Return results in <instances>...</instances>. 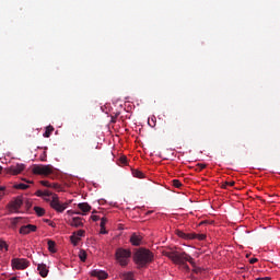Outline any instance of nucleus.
Listing matches in <instances>:
<instances>
[{"mask_svg": "<svg viewBox=\"0 0 280 280\" xmlns=\"http://www.w3.org/2000/svg\"><path fill=\"white\" fill-rule=\"evenodd\" d=\"M37 270H38L40 277H43V278H45L49 275V269H47V265H45V264H39L37 266Z\"/></svg>", "mask_w": 280, "mask_h": 280, "instance_id": "12", "label": "nucleus"}, {"mask_svg": "<svg viewBox=\"0 0 280 280\" xmlns=\"http://www.w3.org/2000/svg\"><path fill=\"white\" fill-rule=\"evenodd\" d=\"M21 207H23V198L22 197H18L15 198L13 201H11L10 203V209L11 211H18L21 209Z\"/></svg>", "mask_w": 280, "mask_h": 280, "instance_id": "10", "label": "nucleus"}, {"mask_svg": "<svg viewBox=\"0 0 280 280\" xmlns=\"http://www.w3.org/2000/svg\"><path fill=\"white\" fill-rule=\"evenodd\" d=\"M35 196H37V198H44V191L43 190H37L35 192Z\"/></svg>", "mask_w": 280, "mask_h": 280, "instance_id": "32", "label": "nucleus"}, {"mask_svg": "<svg viewBox=\"0 0 280 280\" xmlns=\"http://www.w3.org/2000/svg\"><path fill=\"white\" fill-rule=\"evenodd\" d=\"M45 222H47L49 224L51 221L49 219H46Z\"/></svg>", "mask_w": 280, "mask_h": 280, "instance_id": "47", "label": "nucleus"}, {"mask_svg": "<svg viewBox=\"0 0 280 280\" xmlns=\"http://www.w3.org/2000/svg\"><path fill=\"white\" fill-rule=\"evenodd\" d=\"M201 271H202V269H200L198 267H195V269H194V272H196L197 275H198V272H201Z\"/></svg>", "mask_w": 280, "mask_h": 280, "instance_id": "41", "label": "nucleus"}, {"mask_svg": "<svg viewBox=\"0 0 280 280\" xmlns=\"http://www.w3.org/2000/svg\"><path fill=\"white\" fill-rule=\"evenodd\" d=\"M259 261V259H257V258H250L249 259V264H257Z\"/></svg>", "mask_w": 280, "mask_h": 280, "instance_id": "35", "label": "nucleus"}, {"mask_svg": "<svg viewBox=\"0 0 280 280\" xmlns=\"http://www.w3.org/2000/svg\"><path fill=\"white\" fill-rule=\"evenodd\" d=\"M70 226H74L75 229H79V226H84V223H82V218L80 217L72 218L70 222Z\"/></svg>", "mask_w": 280, "mask_h": 280, "instance_id": "15", "label": "nucleus"}, {"mask_svg": "<svg viewBox=\"0 0 280 280\" xmlns=\"http://www.w3.org/2000/svg\"><path fill=\"white\" fill-rule=\"evenodd\" d=\"M116 260L118 264L122 267L128 266V262L130 261V257L132 256V252L130 249L125 248H118L116 249Z\"/></svg>", "mask_w": 280, "mask_h": 280, "instance_id": "4", "label": "nucleus"}, {"mask_svg": "<svg viewBox=\"0 0 280 280\" xmlns=\"http://www.w3.org/2000/svg\"><path fill=\"white\" fill-rule=\"evenodd\" d=\"M51 132H54V126L49 125L46 127V130L44 132V137L46 139H49L51 137Z\"/></svg>", "mask_w": 280, "mask_h": 280, "instance_id": "16", "label": "nucleus"}, {"mask_svg": "<svg viewBox=\"0 0 280 280\" xmlns=\"http://www.w3.org/2000/svg\"><path fill=\"white\" fill-rule=\"evenodd\" d=\"M49 226H52V228H54V226H56V223H54V222L50 221Z\"/></svg>", "mask_w": 280, "mask_h": 280, "instance_id": "46", "label": "nucleus"}, {"mask_svg": "<svg viewBox=\"0 0 280 280\" xmlns=\"http://www.w3.org/2000/svg\"><path fill=\"white\" fill-rule=\"evenodd\" d=\"M78 209L82 211V215H86L91 211V206L88 202H82L78 205Z\"/></svg>", "mask_w": 280, "mask_h": 280, "instance_id": "13", "label": "nucleus"}, {"mask_svg": "<svg viewBox=\"0 0 280 280\" xmlns=\"http://www.w3.org/2000/svg\"><path fill=\"white\" fill-rule=\"evenodd\" d=\"M255 280H272V278H270V277H264V278H257V279H255Z\"/></svg>", "mask_w": 280, "mask_h": 280, "instance_id": "40", "label": "nucleus"}, {"mask_svg": "<svg viewBox=\"0 0 280 280\" xmlns=\"http://www.w3.org/2000/svg\"><path fill=\"white\" fill-rule=\"evenodd\" d=\"M164 257H168L173 264H176L177 266H182L184 270H189V265L196 267V261L194 258L185 253V252H178L174 248H170V250L163 252ZM187 261L189 265H187Z\"/></svg>", "mask_w": 280, "mask_h": 280, "instance_id": "1", "label": "nucleus"}, {"mask_svg": "<svg viewBox=\"0 0 280 280\" xmlns=\"http://www.w3.org/2000/svg\"><path fill=\"white\" fill-rule=\"evenodd\" d=\"M30 185L24 184V183H20L18 185H15V189H28Z\"/></svg>", "mask_w": 280, "mask_h": 280, "instance_id": "25", "label": "nucleus"}, {"mask_svg": "<svg viewBox=\"0 0 280 280\" xmlns=\"http://www.w3.org/2000/svg\"><path fill=\"white\" fill-rule=\"evenodd\" d=\"M122 279L125 280H135V275L132 272H125L122 273Z\"/></svg>", "mask_w": 280, "mask_h": 280, "instance_id": "19", "label": "nucleus"}, {"mask_svg": "<svg viewBox=\"0 0 280 280\" xmlns=\"http://www.w3.org/2000/svg\"><path fill=\"white\" fill-rule=\"evenodd\" d=\"M25 170V164L23 163H18L16 165H12L9 168L10 174H12L13 176H18V174H21V172H23Z\"/></svg>", "mask_w": 280, "mask_h": 280, "instance_id": "9", "label": "nucleus"}, {"mask_svg": "<svg viewBox=\"0 0 280 280\" xmlns=\"http://www.w3.org/2000/svg\"><path fill=\"white\" fill-rule=\"evenodd\" d=\"M225 185H228V187H233L235 185V182H225Z\"/></svg>", "mask_w": 280, "mask_h": 280, "instance_id": "37", "label": "nucleus"}, {"mask_svg": "<svg viewBox=\"0 0 280 280\" xmlns=\"http://www.w3.org/2000/svg\"><path fill=\"white\" fill-rule=\"evenodd\" d=\"M79 259H80L81 261H86V252H85L84 249H81V250L79 252Z\"/></svg>", "mask_w": 280, "mask_h": 280, "instance_id": "23", "label": "nucleus"}, {"mask_svg": "<svg viewBox=\"0 0 280 280\" xmlns=\"http://www.w3.org/2000/svg\"><path fill=\"white\" fill-rule=\"evenodd\" d=\"M226 187H229V185H226V182L222 185V189H226Z\"/></svg>", "mask_w": 280, "mask_h": 280, "instance_id": "45", "label": "nucleus"}, {"mask_svg": "<svg viewBox=\"0 0 280 280\" xmlns=\"http://www.w3.org/2000/svg\"><path fill=\"white\" fill-rule=\"evenodd\" d=\"M67 213H68V215H74L75 211H73V210H68Z\"/></svg>", "mask_w": 280, "mask_h": 280, "instance_id": "43", "label": "nucleus"}, {"mask_svg": "<svg viewBox=\"0 0 280 280\" xmlns=\"http://www.w3.org/2000/svg\"><path fill=\"white\" fill-rule=\"evenodd\" d=\"M132 176H135V178H143V172H141L139 170H133Z\"/></svg>", "mask_w": 280, "mask_h": 280, "instance_id": "21", "label": "nucleus"}, {"mask_svg": "<svg viewBox=\"0 0 280 280\" xmlns=\"http://www.w3.org/2000/svg\"><path fill=\"white\" fill-rule=\"evenodd\" d=\"M149 126H151V128H154L156 126V117H152L151 120L148 121Z\"/></svg>", "mask_w": 280, "mask_h": 280, "instance_id": "28", "label": "nucleus"}, {"mask_svg": "<svg viewBox=\"0 0 280 280\" xmlns=\"http://www.w3.org/2000/svg\"><path fill=\"white\" fill-rule=\"evenodd\" d=\"M91 218L93 222H97L100 220V215H92Z\"/></svg>", "mask_w": 280, "mask_h": 280, "instance_id": "38", "label": "nucleus"}, {"mask_svg": "<svg viewBox=\"0 0 280 280\" xmlns=\"http://www.w3.org/2000/svg\"><path fill=\"white\" fill-rule=\"evenodd\" d=\"M34 211L36 215H38L39 218H43V215H45V210L38 206L34 207Z\"/></svg>", "mask_w": 280, "mask_h": 280, "instance_id": "18", "label": "nucleus"}, {"mask_svg": "<svg viewBox=\"0 0 280 280\" xmlns=\"http://www.w3.org/2000/svg\"><path fill=\"white\" fill-rule=\"evenodd\" d=\"M46 202H49L51 209L57 211V213H63L69 203H61L58 195L54 194L51 197H43Z\"/></svg>", "mask_w": 280, "mask_h": 280, "instance_id": "3", "label": "nucleus"}, {"mask_svg": "<svg viewBox=\"0 0 280 280\" xmlns=\"http://www.w3.org/2000/svg\"><path fill=\"white\" fill-rule=\"evenodd\" d=\"M11 266L13 270H25L26 268H30V260L25 258H13L11 260Z\"/></svg>", "mask_w": 280, "mask_h": 280, "instance_id": "6", "label": "nucleus"}, {"mask_svg": "<svg viewBox=\"0 0 280 280\" xmlns=\"http://www.w3.org/2000/svg\"><path fill=\"white\" fill-rule=\"evenodd\" d=\"M205 167H207V164H197L195 172H202V170H205Z\"/></svg>", "mask_w": 280, "mask_h": 280, "instance_id": "26", "label": "nucleus"}, {"mask_svg": "<svg viewBox=\"0 0 280 280\" xmlns=\"http://www.w3.org/2000/svg\"><path fill=\"white\" fill-rule=\"evenodd\" d=\"M4 190H5V188L3 186H0V196H3Z\"/></svg>", "mask_w": 280, "mask_h": 280, "instance_id": "42", "label": "nucleus"}, {"mask_svg": "<svg viewBox=\"0 0 280 280\" xmlns=\"http://www.w3.org/2000/svg\"><path fill=\"white\" fill-rule=\"evenodd\" d=\"M36 225L27 224L20 228L21 235H30V233H36Z\"/></svg>", "mask_w": 280, "mask_h": 280, "instance_id": "8", "label": "nucleus"}, {"mask_svg": "<svg viewBox=\"0 0 280 280\" xmlns=\"http://www.w3.org/2000/svg\"><path fill=\"white\" fill-rule=\"evenodd\" d=\"M142 240H143V237H141L140 235H137V234H132L130 237V242H131L132 246H141Z\"/></svg>", "mask_w": 280, "mask_h": 280, "instance_id": "14", "label": "nucleus"}, {"mask_svg": "<svg viewBox=\"0 0 280 280\" xmlns=\"http://www.w3.org/2000/svg\"><path fill=\"white\" fill-rule=\"evenodd\" d=\"M40 185H43V187H49L51 188V183L47 182V180H42Z\"/></svg>", "mask_w": 280, "mask_h": 280, "instance_id": "30", "label": "nucleus"}, {"mask_svg": "<svg viewBox=\"0 0 280 280\" xmlns=\"http://www.w3.org/2000/svg\"><path fill=\"white\" fill-rule=\"evenodd\" d=\"M176 234L183 240H199L200 242H202V240L207 238V235L205 234L185 233L180 230H178Z\"/></svg>", "mask_w": 280, "mask_h": 280, "instance_id": "7", "label": "nucleus"}, {"mask_svg": "<svg viewBox=\"0 0 280 280\" xmlns=\"http://www.w3.org/2000/svg\"><path fill=\"white\" fill-rule=\"evenodd\" d=\"M91 276L96 277L97 279H101V280L108 279V273L106 271L97 270V269L92 270Z\"/></svg>", "mask_w": 280, "mask_h": 280, "instance_id": "11", "label": "nucleus"}, {"mask_svg": "<svg viewBox=\"0 0 280 280\" xmlns=\"http://www.w3.org/2000/svg\"><path fill=\"white\" fill-rule=\"evenodd\" d=\"M2 170H3V167L0 166V174H1Z\"/></svg>", "mask_w": 280, "mask_h": 280, "instance_id": "48", "label": "nucleus"}, {"mask_svg": "<svg viewBox=\"0 0 280 280\" xmlns=\"http://www.w3.org/2000/svg\"><path fill=\"white\" fill-rule=\"evenodd\" d=\"M108 233V231H106V228H101V234L102 235H106Z\"/></svg>", "mask_w": 280, "mask_h": 280, "instance_id": "39", "label": "nucleus"}, {"mask_svg": "<svg viewBox=\"0 0 280 280\" xmlns=\"http://www.w3.org/2000/svg\"><path fill=\"white\" fill-rule=\"evenodd\" d=\"M3 248L8 250V243H5V241H0V250H3Z\"/></svg>", "mask_w": 280, "mask_h": 280, "instance_id": "29", "label": "nucleus"}, {"mask_svg": "<svg viewBox=\"0 0 280 280\" xmlns=\"http://www.w3.org/2000/svg\"><path fill=\"white\" fill-rule=\"evenodd\" d=\"M50 189H55V191H62V186L58 183L50 184Z\"/></svg>", "mask_w": 280, "mask_h": 280, "instance_id": "20", "label": "nucleus"}, {"mask_svg": "<svg viewBox=\"0 0 280 280\" xmlns=\"http://www.w3.org/2000/svg\"><path fill=\"white\" fill-rule=\"evenodd\" d=\"M42 161H47V152L44 151L43 156L40 158Z\"/></svg>", "mask_w": 280, "mask_h": 280, "instance_id": "36", "label": "nucleus"}, {"mask_svg": "<svg viewBox=\"0 0 280 280\" xmlns=\"http://www.w3.org/2000/svg\"><path fill=\"white\" fill-rule=\"evenodd\" d=\"M33 173L38 174L39 176H49V174H54V166H51V165H35L33 167Z\"/></svg>", "mask_w": 280, "mask_h": 280, "instance_id": "5", "label": "nucleus"}, {"mask_svg": "<svg viewBox=\"0 0 280 280\" xmlns=\"http://www.w3.org/2000/svg\"><path fill=\"white\" fill-rule=\"evenodd\" d=\"M104 228H106V219H102L101 220V229H104Z\"/></svg>", "mask_w": 280, "mask_h": 280, "instance_id": "34", "label": "nucleus"}, {"mask_svg": "<svg viewBox=\"0 0 280 280\" xmlns=\"http://www.w3.org/2000/svg\"><path fill=\"white\" fill-rule=\"evenodd\" d=\"M133 261H136L139 268H145L148 264L154 261V254L150 249L140 248L133 255Z\"/></svg>", "mask_w": 280, "mask_h": 280, "instance_id": "2", "label": "nucleus"}, {"mask_svg": "<svg viewBox=\"0 0 280 280\" xmlns=\"http://www.w3.org/2000/svg\"><path fill=\"white\" fill-rule=\"evenodd\" d=\"M70 240H71L73 246H78V244L80 243V237H78L75 234L70 236Z\"/></svg>", "mask_w": 280, "mask_h": 280, "instance_id": "22", "label": "nucleus"}, {"mask_svg": "<svg viewBox=\"0 0 280 280\" xmlns=\"http://www.w3.org/2000/svg\"><path fill=\"white\" fill-rule=\"evenodd\" d=\"M172 185H173V187H176L177 189H180V187H183V183H180V180H178V179H173Z\"/></svg>", "mask_w": 280, "mask_h": 280, "instance_id": "24", "label": "nucleus"}, {"mask_svg": "<svg viewBox=\"0 0 280 280\" xmlns=\"http://www.w3.org/2000/svg\"><path fill=\"white\" fill-rule=\"evenodd\" d=\"M54 194L49 190H44V198H47V197H52Z\"/></svg>", "mask_w": 280, "mask_h": 280, "instance_id": "31", "label": "nucleus"}, {"mask_svg": "<svg viewBox=\"0 0 280 280\" xmlns=\"http://www.w3.org/2000/svg\"><path fill=\"white\" fill-rule=\"evenodd\" d=\"M72 213H74V215H82V212H80V211H74Z\"/></svg>", "mask_w": 280, "mask_h": 280, "instance_id": "44", "label": "nucleus"}, {"mask_svg": "<svg viewBox=\"0 0 280 280\" xmlns=\"http://www.w3.org/2000/svg\"><path fill=\"white\" fill-rule=\"evenodd\" d=\"M84 233H85L84 230H79L74 232L73 235H75L80 240L81 237H84Z\"/></svg>", "mask_w": 280, "mask_h": 280, "instance_id": "27", "label": "nucleus"}, {"mask_svg": "<svg viewBox=\"0 0 280 280\" xmlns=\"http://www.w3.org/2000/svg\"><path fill=\"white\" fill-rule=\"evenodd\" d=\"M120 163H122V165H126V163H128V159L126 156H121Z\"/></svg>", "mask_w": 280, "mask_h": 280, "instance_id": "33", "label": "nucleus"}, {"mask_svg": "<svg viewBox=\"0 0 280 280\" xmlns=\"http://www.w3.org/2000/svg\"><path fill=\"white\" fill-rule=\"evenodd\" d=\"M47 244L49 253H56V242L48 240Z\"/></svg>", "mask_w": 280, "mask_h": 280, "instance_id": "17", "label": "nucleus"}]
</instances>
